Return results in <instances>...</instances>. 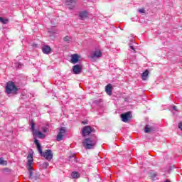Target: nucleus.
Wrapping results in <instances>:
<instances>
[{"label": "nucleus", "instance_id": "16", "mask_svg": "<svg viewBox=\"0 0 182 182\" xmlns=\"http://www.w3.org/2000/svg\"><path fill=\"white\" fill-rule=\"evenodd\" d=\"M88 15L89 14L87 13V11H83L80 13V19H86Z\"/></svg>", "mask_w": 182, "mask_h": 182}, {"label": "nucleus", "instance_id": "13", "mask_svg": "<svg viewBox=\"0 0 182 182\" xmlns=\"http://www.w3.org/2000/svg\"><path fill=\"white\" fill-rule=\"evenodd\" d=\"M112 90H113V85L112 84H108L105 87V92L107 95H112Z\"/></svg>", "mask_w": 182, "mask_h": 182}, {"label": "nucleus", "instance_id": "8", "mask_svg": "<svg viewBox=\"0 0 182 182\" xmlns=\"http://www.w3.org/2000/svg\"><path fill=\"white\" fill-rule=\"evenodd\" d=\"M102 57V51L100 50H95L91 53L90 58L96 59Z\"/></svg>", "mask_w": 182, "mask_h": 182}, {"label": "nucleus", "instance_id": "14", "mask_svg": "<svg viewBox=\"0 0 182 182\" xmlns=\"http://www.w3.org/2000/svg\"><path fill=\"white\" fill-rule=\"evenodd\" d=\"M42 50L46 55H49L50 53V51L52 50V48L49 46H45L43 47Z\"/></svg>", "mask_w": 182, "mask_h": 182}, {"label": "nucleus", "instance_id": "24", "mask_svg": "<svg viewBox=\"0 0 182 182\" xmlns=\"http://www.w3.org/2000/svg\"><path fill=\"white\" fill-rule=\"evenodd\" d=\"M149 177H150V178H151L152 180H156V173H149Z\"/></svg>", "mask_w": 182, "mask_h": 182}, {"label": "nucleus", "instance_id": "31", "mask_svg": "<svg viewBox=\"0 0 182 182\" xmlns=\"http://www.w3.org/2000/svg\"><path fill=\"white\" fill-rule=\"evenodd\" d=\"M43 132L44 133H46V132H47L46 128H43Z\"/></svg>", "mask_w": 182, "mask_h": 182}, {"label": "nucleus", "instance_id": "2", "mask_svg": "<svg viewBox=\"0 0 182 182\" xmlns=\"http://www.w3.org/2000/svg\"><path fill=\"white\" fill-rule=\"evenodd\" d=\"M27 170H28L29 171V174H30V178H33V172H32V170L33 168V167L32 166L33 164V154H28V156H27Z\"/></svg>", "mask_w": 182, "mask_h": 182}, {"label": "nucleus", "instance_id": "4", "mask_svg": "<svg viewBox=\"0 0 182 182\" xmlns=\"http://www.w3.org/2000/svg\"><path fill=\"white\" fill-rule=\"evenodd\" d=\"M91 133H95V129L89 125L85 126L81 132L82 137H86L87 136H90Z\"/></svg>", "mask_w": 182, "mask_h": 182}, {"label": "nucleus", "instance_id": "11", "mask_svg": "<svg viewBox=\"0 0 182 182\" xmlns=\"http://www.w3.org/2000/svg\"><path fill=\"white\" fill-rule=\"evenodd\" d=\"M73 72L74 75H79L82 72V67L79 65H75L73 67Z\"/></svg>", "mask_w": 182, "mask_h": 182}, {"label": "nucleus", "instance_id": "12", "mask_svg": "<svg viewBox=\"0 0 182 182\" xmlns=\"http://www.w3.org/2000/svg\"><path fill=\"white\" fill-rule=\"evenodd\" d=\"M34 143L36 145V148L39 154H42V145L41 144V143H39V140L35 139Z\"/></svg>", "mask_w": 182, "mask_h": 182}, {"label": "nucleus", "instance_id": "19", "mask_svg": "<svg viewBox=\"0 0 182 182\" xmlns=\"http://www.w3.org/2000/svg\"><path fill=\"white\" fill-rule=\"evenodd\" d=\"M73 178H79L80 177V174H79V172L77 171H74L71 174Z\"/></svg>", "mask_w": 182, "mask_h": 182}, {"label": "nucleus", "instance_id": "15", "mask_svg": "<svg viewBox=\"0 0 182 182\" xmlns=\"http://www.w3.org/2000/svg\"><path fill=\"white\" fill-rule=\"evenodd\" d=\"M33 134L35 136H38V137H39V139H45V137H46V136L43 133H42L38 130L34 132Z\"/></svg>", "mask_w": 182, "mask_h": 182}, {"label": "nucleus", "instance_id": "6", "mask_svg": "<svg viewBox=\"0 0 182 182\" xmlns=\"http://www.w3.org/2000/svg\"><path fill=\"white\" fill-rule=\"evenodd\" d=\"M65 133H66V129H65V127L60 128V132L56 137L57 141H62V140H63V137H65Z\"/></svg>", "mask_w": 182, "mask_h": 182}, {"label": "nucleus", "instance_id": "7", "mask_svg": "<svg viewBox=\"0 0 182 182\" xmlns=\"http://www.w3.org/2000/svg\"><path fill=\"white\" fill-rule=\"evenodd\" d=\"M130 114V112H127L121 114V119L124 122V123H127V122H129L130 119H132V116Z\"/></svg>", "mask_w": 182, "mask_h": 182}, {"label": "nucleus", "instance_id": "28", "mask_svg": "<svg viewBox=\"0 0 182 182\" xmlns=\"http://www.w3.org/2000/svg\"><path fill=\"white\" fill-rule=\"evenodd\" d=\"M173 110H175V112H178V109H177V106H176V105H174L173 107Z\"/></svg>", "mask_w": 182, "mask_h": 182}, {"label": "nucleus", "instance_id": "23", "mask_svg": "<svg viewBox=\"0 0 182 182\" xmlns=\"http://www.w3.org/2000/svg\"><path fill=\"white\" fill-rule=\"evenodd\" d=\"M63 41H64V42H66L67 43H70V38L69 36H66L63 38Z\"/></svg>", "mask_w": 182, "mask_h": 182}, {"label": "nucleus", "instance_id": "20", "mask_svg": "<svg viewBox=\"0 0 182 182\" xmlns=\"http://www.w3.org/2000/svg\"><path fill=\"white\" fill-rule=\"evenodd\" d=\"M0 22L4 25H6V23L9 22V20L8 18H4L2 17H0Z\"/></svg>", "mask_w": 182, "mask_h": 182}, {"label": "nucleus", "instance_id": "21", "mask_svg": "<svg viewBox=\"0 0 182 182\" xmlns=\"http://www.w3.org/2000/svg\"><path fill=\"white\" fill-rule=\"evenodd\" d=\"M31 132H33V134H34L36 130H35V122H33V119H31Z\"/></svg>", "mask_w": 182, "mask_h": 182}, {"label": "nucleus", "instance_id": "26", "mask_svg": "<svg viewBox=\"0 0 182 182\" xmlns=\"http://www.w3.org/2000/svg\"><path fill=\"white\" fill-rule=\"evenodd\" d=\"M139 14H144L146 12V11L144 10V9H141L139 10Z\"/></svg>", "mask_w": 182, "mask_h": 182}, {"label": "nucleus", "instance_id": "33", "mask_svg": "<svg viewBox=\"0 0 182 182\" xmlns=\"http://www.w3.org/2000/svg\"><path fill=\"white\" fill-rule=\"evenodd\" d=\"M164 182H171L169 180H165Z\"/></svg>", "mask_w": 182, "mask_h": 182}, {"label": "nucleus", "instance_id": "3", "mask_svg": "<svg viewBox=\"0 0 182 182\" xmlns=\"http://www.w3.org/2000/svg\"><path fill=\"white\" fill-rule=\"evenodd\" d=\"M6 92L8 95H11L12 92H18V87H16V85H15V82L9 81L6 83Z\"/></svg>", "mask_w": 182, "mask_h": 182}, {"label": "nucleus", "instance_id": "5", "mask_svg": "<svg viewBox=\"0 0 182 182\" xmlns=\"http://www.w3.org/2000/svg\"><path fill=\"white\" fill-rule=\"evenodd\" d=\"M42 156V157H44L46 160H48V161H50L52 159H53V153L52 152V150L47 149L44 152H42V154H40Z\"/></svg>", "mask_w": 182, "mask_h": 182}, {"label": "nucleus", "instance_id": "29", "mask_svg": "<svg viewBox=\"0 0 182 182\" xmlns=\"http://www.w3.org/2000/svg\"><path fill=\"white\" fill-rule=\"evenodd\" d=\"M130 49H132V50H134V52H136V49H134V47L133 46H130Z\"/></svg>", "mask_w": 182, "mask_h": 182}, {"label": "nucleus", "instance_id": "10", "mask_svg": "<svg viewBox=\"0 0 182 182\" xmlns=\"http://www.w3.org/2000/svg\"><path fill=\"white\" fill-rule=\"evenodd\" d=\"M80 61V57L77 54H73L71 55L70 63H78Z\"/></svg>", "mask_w": 182, "mask_h": 182}, {"label": "nucleus", "instance_id": "9", "mask_svg": "<svg viewBox=\"0 0 182 182\" xmlns=\"http://www.w3.org/2000/svg\"><path fill=\"white\" fill-rule=\"evenodd\" d=\"M67 8L68 9H73L75 6H76V1L75 0H66L65 1Z\"/></svg>", "mask_w": 182, "mask_h": 182}, {"label": "nucleus", "instance_id": "1", "mask_svg": "<svg viewBox=\"0 0 182 182\" xmlns=\"http://www.w3.org/2000/svg\"><path fill=\"white\" fill-rule=\"evenodd\" d=\"M96 143H97V138H96V136L85 138L82 141V145L84 146L85 149H86V150L95 149Z\"/></svg>", "mask_w": 182, "mask_h": 182}, {"label": "nucleus", "instance_id": "30", "mask_svg": "<svg viewBox=\"0 0 182 182\" xmlns=\"http://www.w3.org/2000/svg\"><path fill=\"white\" fill-rule=\"evenodd\" d=\"M82 124H87V122H86V121H82Z\"/></svg>", "mask_w": 182, "mask_h": 182}, {"label": "nucleus", "instance_id": "32", "mask_svg": "<svg viewBox=\"0 0 182 182\" xmlns=\"http://www.w3.org/2000/svg\"><path fill=\"white\" fill-rule=\"evenodd\" d=\"M34 178L35 180H38V178H39V176H35Z\"/></svg>", "mask_w": 182, "mask_h": 182}, {"label": "nucleus", "instance_id": "17", "mask_svg": "<svg viewBox=\"0 0 182 182\" xmlns=\"http://www.w3.org/2000/svg\"><path fill=\"white\" fill-rule=\"evenodd\" d=\"M142 80H147L149 77V70H146L141 75Z\"/></svg>", "mask_w": 182, "mask_h": 182}, {"label": "nucleus", "instance_id": "22", "mask_svg": "<svg viewBox=\"0 0 182 182\" xmlns=\"http://www.w3.org/2000/svg\"><path fill=\"white\" fill-rule=\"evenodd\" d=\"M0 164L2 166H6V164H8V162L4 160V158H0Z\"/></svg>", "mask_w": 182, "mask_h": 182}, {"label": "nucleus", "instance_id": "25", "mask_svg": "<svg viewBox=\"0 0 182 182\" xmlns=\"http://www.w3.org/2000/svg\"><path fill=\"white\" fill-rule=\"evenodd\" d=\"M48 166H49V163H48V162H44V163H43V167L44 168H47Z\"/></svg>", "mask_w": 182, "mask_h": 182}, {"label": "nucleus", "instance_id": "18", "mask_svg": "<svg viewBox=\"0 0 182 182\" xmlns=\"http://www.w3.org/2000/svg\"><path fill=\"white\" fill-rule=\"evenodd\" d=\"M154 131V127H149V125H146L145 126V129H144V132L146 133H150V132H153Z\"/></svg>", "mask_w": 182, "mask_h": 182}, {"label": "nucleus", "instance_id": "27", "mask_svg": "<svg viewBox=\"0 0 182 182\" xmlns=\"http://www.w3.org/2000/svg\"><path fill=\"white\" fill-rule=\"evenodd\" d=\"M178 129H180L182 131V123L181 122H180L178 124Z\"/></svg>", "mask_w": 182, "mask_h": 182}]
</instances>
